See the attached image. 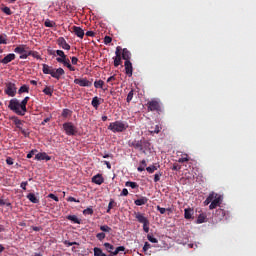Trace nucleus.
Here are the masks:
<instances>
[{
    "instance_id": "2f4dec72",
    "label": "nucleus",
    "mask_w": 256,
    "mask_h": 256,
    "mask_svg": "<svg viewBox=\"0 0 256 256\" xmlns=\"http://www.w3.org/2000/svg\"><path fill=\"white\" fill-rule=\"evenodd\" d=\"M44 94H46L47 96H53V92H54V88H52L51 86H46L43 89Z\"/></svg>"
},
{
    "instance_id": "603ef678",
    "label": "nucleus",
    "mask_w": 256,
    "mask_h": 256,
    "mask_svg": "<svg viewBox=\"0 0 256 256\" xmlns=\"http://www.w3.org/2000/svg\"><path fill=\"white\" fill-rule=\"evenodd\" d=\"M148 249H151V244H150V242H145V244L143 246V252L147 253Z\"/></svg>"
},
{
    "instance_id": "bf43d9fd",
    "label": "nucleus",
    "mask_w": 256,
    "mask_h": 256,
    "mask_svg": "<svg viewBox=\"0 0 256 256\" xmlns=\"http://www.w3.org/2000/svg\"><path fill=\"white\" fill-rule=\"evenodd\" d=\"M160 130H161V128H160V126L157 124V125L155 126L154 130H151V132H152V133H155V134H159Z\"/></svg>"
},
{
    "instance_id": "37998d69",
    "label": "nucleus",
    "mask_w": 256,
    "mask_h": 256,
    "mask_svg": "<svg viewBox=\"0 0 256 256\" xmlns=\"http://www.w3.org/2000/svg\"><path fill=\"white\" fill-rule=\"evenodd\" d=\"M83 214H85V215L94 214V210H93L92 206H88L87 208H84Z\"/></svg>"
},
{
    "instance_id": "b1692460",
    "label": "nucleus",
    "mask_w": 256,
    "mask_h": 256,
    "mask_svg": "<svg viewBox=\"0 0 256 256\" xmlns=\"http://www.w3.org/2000/svg\"><path fill=\"white\" fill-rule=\"evenodd\" d=\"M122 58L125 62H128L131 59V52L127 48H123L122 50Z\"/></svg>"
},
{
    "instance_id": "dca6fc26",
    "label": "nucleus",
    "mask_w": 256,
    "mask_h": 256,
    "mask_svg": "<svg viewBox=\"0 0 256 256\" xmlns=\"http://www.w3.org/2000/svg\"><path fill=\"white\" fill-rule=\"evenodd\" d=\"M125 66V72L128 76H133V64L131 62V59H128L127 62H124Z\"/></svg>"
},
{
    "instance_id": "423d86ee",
    "label": "nucleus",
    "mask_w": 256,
    "mask_h": 256,
    "mask_svg": "<svg viewBox=\"0 0 256 256\" xmlns=\"http://www.w3.org/2000/svg\"><path fill=\"white\" fill-rule=\"evenodd\" d=\"M134 214H135V218L138 220V222H141L143 224V230L145 232H149L150 222H149V219L147 218V216H145V214H143L142 212H134Z\"/></svg>"
},
{
    "instance_id": "338daca9",
    "label": "nucleus",
    "mask_w": 256,
    "mask_h": 256,
    "mask_svg": "<svg viewBox=\"0 0 256 256\" xmlns=\"http://www.w3.org/2000/svg\"><path fill=\"white\" fill-rule=\"evenodd\" d=\"M52 116L44 118V120L42 121V126H45V124H47V122H50Z\"/></svg>"
},
{
    "instance_id": "58836bf2",
    "label": "nucleus",
    "mask_w": 256,
    "mask_h": 256,
    "mask_svg": "<svg viewBox=\"0 0 256 256\" xmlns=\"http://www.w3.org/2000/svg\"><path fill=\"white\" fill-rule=\"evenodd\" d=\"M18 92L19 94H23L24 92H29V86H27V84H24L19 88Z\"/></svg>"
},
{
    "instance_id": "e2e57ef3",
    "label": "nucleus",
    "mask_w": 256,
    "mask_h": 256,
    "mask_svg": "<svg viewBox=\"0 0 256 256\" xmlns=\"http://www.w3.org/2000/svg\"><path fill=\"white\" fill-rule=\"evenodd\" d=\"M71 62H72V64L77 65L79 62V59L76 56H72Z\"/></svg>"
},
{
    "instance_id": "e433bc0d",
    "label": "nucleus",
    "mask_w": 256,
    "mask_h": 256,
    "mask_svg": "<svg viewBox=\"0 0 256 256\" xmlns=\"http://www.w3.org/2000/svg\"><path fill=\"white\" fill-rule=\"evenodd\" d=\"M72 112L69 110V108H64L62 111L63 118H68V116H71Z\"/></svg>"
},
{
    "instance_id": "4d7b16f0",
    "label": "nucleus",
    "mask_w": 256,
    "mask_h": 256,
    "mask_svg": "<svg viewBox=\"0 0 256 256\" xmlns=\"http://www.w3.org/2000/svg\"><path fill=\"white\" fill-rule=\"evenodd\" d=\"M113 204H115V200H110L107 208V212H111V208H113Z\"/></svg>"
},
{
    "instance_id": "09e8293b",
    "label": "nucleus",
    "mask_w": 256,
    "mask_h": 256,
    "mask_svg": "<svg viewBox=\"0 0 256 256\" xmlns=\"http://www.w3.org/2000/svg\"><path fill=\"white\" fill-rule=\"evenodd\" d=\"M64 245H67V247H73V245H78V242H70V240H64Z\"/></svg>"
},
{
    "instance_id": "1a4fd4ad",
    "label": "nucleus",
    "mask_w": 256,
    "mask_h": 256,
    "mask_svg": "<svg viewBox=\"0 0 256 256\" xmlns=\"http://www.w3.org/2000/svg\"><path fill=\"white\" fill-rule=\"evenodd\" d=\"M27 48L28 46L26 44H21L15 48L14 52L20 55L21 60H26L30 56Z\"/></svg>"
},
{
    "instance_id": "9d476101",
    "label": "nucleus",
    "mask_w": 256,
    "mask_h": 256,
    "mask_svg": "<svg viewBox=\"0 0 256 256\" xmlns=\"http://www.w3.org/2000/svg\"><path fill=\"white\" fill-rule=\"evenodd\" d=\"M5 94H7L8 96H16L17 94V86L15 84V82H5V90H4Z\"/></svg>"
},
{
    "instance_id": "a211bd4d",
    "label": "nucleus",
    "mask_w": 256,
    "mask_h": 256,
    "mask_svg": "<svg viewBox=\"0 0 256 256\" xmlns=\"http://www.w3.org/2000/svg\"><path fill=\"white\" fill-rule=\"evenodd\" d=\"M130 146H133L134 148H136L137 150H141L143 152H145L144 148H143V142L142 140H133L132 142L129 143Z\"/></svg>"
},
{
    "instance_id": "7ed1b4c3",
    "label": "nucleus",
    "mask_w": 256,
    "mask_h": 256,
    "mask_svg": "<svg viewBox=\"0 0 256 256\" xmlns=\"http://www.w3.org/2000/svg\"><path fill=\"white\" fill-rule=\"evenodd\" d=\"M56 54L58 56L56 61L59 62V64H63V66H66L71 72H75L76 68L70 63V59L66 56L64 50H56Z\"/></svg>"
},
{
    "instance_id": "6e6d98bb",
    "label": "nucleus",
    "mask_w": 256,
    "mask_h": 256,
    "mask_svg": "<svg viewBox=\"0 0 256 256\" xmlns=\"http://www.w3.org/2000/svg\"><path fill=\"white\" fill-rule=\"evenodd\" d=\"M113 38L111 36H105L104 38V44H111Z\"/></svg>"
},
{
    "instance_id": "f704fd0d",
    "label": "nucleus",
    "mask_w": 256,
    "mask_h": 256,
    "mask_svg": "<svg viewBox=\"0 0 256 256\" xmlns=\"http://www.w3.org/2000/svg\"><path fill=\"white\" fill-rule=\"evenodd\" d=\"M146 166H147L146 160L145 159L141 160L140 165L138 166V171L143 172Z\"/></svg>"
},
{
    "instance_id": "a18cd8bd",
    "label": "nucleus",
    "mask_w": 256,
    "mask_h": 256,
    "mask_svg": "<svg viewBox=\"0 0 256 256\" xmlns=\"http://www.w3.org/2000/svg\"><path fill=\"white\" fill-rule=\"evenodd\" d=\"M0 44H8V42H7V34H1V36H0Z\"/></svg>"
},
{
    "instance_id": "c85d7f7f",
    "label": "nucleus",
    "mask_w": 256,
    "mask_h": 256,
    "mask_svg": "<svg viewBox=\"0 0 256 256\" xmlns=\"http://www.w3.org/2000/svg\"><path fill=\"white\" fill-rule=\"evenodd\" d=\"M105 82L104 80H95L94 87L95 88H101L102 90H107V88H104Z\"/></svg>"
},
{
    "instance_id": "bb28decb",
    "label": "nucleus",
    "mask_w": 256,
    "mask_h": 256,
    "mask_svg": "<svg viewBox=\"0 0 256 256\" xmlns=\"http://www.w3.org/2000/svg\"><path fill=\"white\" fill-rule=\"evenodd\" d=\"M193 214H194V208H185V212H184V216L185 218L187 219H190L193 217Z\"/></svg>"
},
{
    "instance_id": "393cba45",
    "label": "nucleus",
    "mask_w": 256,
    "mask_h": 256,
    "mask_svg": "<svg viewBox=\"0 0 256 256\" xmlns=\"http://www.w3.org/2000/svg\"><path fill=\"white\" fill-rule=\"evenodd\" d=\"M27 198L28 200H30V202H34V204H37L38 202H40L39 198H37L36 194H34V192H29L27 194Z\"/></svg>"
},
{
    "instance_id": "c03bdc74",
    "label": "nucleus",
    "mask_w": 256,
    "mask_h": 256,
    "mask_svg": "<svg viewBox=\"0 0 256 256\" xmlns=\"http://www.w3.org/2000/svg\"><path fill=\"white\" fill-rule=\"evenodd\" d=\"M97 238L99 239V241H104V238H106V234L105 232L102 230V232H98L96 234Z\"/></svg>"
},
{
    "instance_id": "20e7f679",
    "label": "nucleus",
    "mask_w": 256,
    "mask_h": 256,
    "mask_svg": "<svg viewBox=\"0 0 256 256\" xmlns=\"http://www.w3.org/2000/svg\"><path fill=\"white\" fill-rule=\"evenodd\" d=\"M127 128H129V124L123 120H116L115 122H110L108 125V130L112 132H125Z\"/></svg>"
},
{
    "instance_id": "de8ad7c7",
    "label": "nucleus",
    "mask_w": 256,
    "mask_h": 256,
    "mask_svg": "<svg viewBox=\"0 0 256 256\" xmlns=\"http://www.w3.org/2000/svg\"><path fill=\"white\" fill-rule=\"evenodd\" d=\"M189 160H190V158H189L188 154H185V156H182V158L178 159V162L183 163V162H188Z\"/></svg>"
},
{
    "instance_id": "4be33fe9",
    "label": "nucleus",
    "mask_w": 256,
    "mask_h": 256,
    "mask_svg": "<svg viewBox=\"0 0 256 256\" xmlns=\"http://www.w3.org/2000/svg\"><path fill=\"white\" fill-rule=\"evenodd\" d=\"M148 200L149 199L147 198V196H140V198H137L136 200H134V203L137 206H142L143 204H147Z\"/></svg>"
},
{
    "instance_id": "f3484780",
    "label": "nucleus",
    "mask_w": 256,
    "mask_h": 256,
    "mask_svg": "<svg viewBox=\"0 0 256 256\" xmlns=\"http://www.w3.org/2000/svg\"><path fill=\"white\" fill-rule=\"evenodd\" d=\"M72 31L78 38H84L85 32L80 26H72Z\"/></svg>"
},
{
    "instance_id": "864d4df0",
    "label": "nucleus",
    "mask_w": 256,
    "mask_h": 256,
    "mask_svg": "<svg viewBox=\"0 0 256 256\" xmlns=\"http://www.w3.org/2000/svg\"><path fill=\"white\" fill-rule=\"evenodd\" d=\"M133 96H134V90H130V92L127 95V102H131V100H133Z\"/></svg>"
},
{
    "instance_id": "6ab92c4d",
    "label": "nucleus",
    "mask_w": 256,
    "mask_h": 256,
    "mask_svg": "<svg viewBox=\"0 0 256 256\" xmlns=\"http://www.w3.org/2000/svg\"><path fill=\"white\" fill-rule=\"evenodd\" d=\"M35 160H51V156H49V154H47V152H38V154H36L35 156Z\"/></svg>"
},
{
    "instance_id": "0eeeda50",
    "label": "nucleus",
    "mask_w": 256,
    "mask_h": 256,
    "mask_svg": "<svg viewBox=\"0 0 256 256\" xmlns=\"http://www.w3.org/2000/svg\"><path fill=\"white\" fill-rule=\"evenodd\" d=\"M147 108L149 112H162V102L156 99L149 100Z\"/></svg>"
},
{
    "instance_id": "4468645a",
    "label": "nucleus",
    "mask_w": 256,
    "mask_h": 256,
    "mask_svg": "<svg viewBox=\"0 0 256 256\" xmlns=\"http://www.w3.org/2000/svg\"><path fill=\"white\" fill-rule=\"evenodd\" d=\"M57 44L63 50H71L70 44H68L67 40H65V38L63 36H61L57 39Z\"/></svg>"
},
{
    "instance_id": "2eb2a0df",
    "label": "nucleus",
    "mask_w": 256,
    "mask_h": 256,
    "mask_svg": "<svg viewBox=\"0 0 256 256\" xmlns=\"http://www.w3.org/2000/svg\"><path fill=\"white\" fill-rule=\"evenodd\" d=\"M74 84H78L79 86H92V82L88 80V78H75Z\"/></svg>"
},
{
    "instance_id": "c9c22d12",
    "label": "nucleus",
    "mask_w": 256,
    "mask_h": 256,
    "mask_svg": "<svg viewBox=\"0 0 256 256\" xmlns=\"http://www.w3.org/2000/svg\"><path fill=\"white\" fill-rule=\"evenodd\" d=\"M100 230H103L104 234H106V232H111L112 228L108 224H103L100 226Z\"/></svg>"
},
{
    "instance_id": "680f3d73",
    "label": "nucleus",
    "mask_w": 256,
    "mask_h": 256,
    "mask_svg": "<svg viewBox=\"0 0 256 256\" xmlns=\"http://www.w3.org/2000/svg\"><path fill=\"white\" fill-rule=\"evenodd\" d=\"M67 200L69 202H80V200H77V198H75L74 196H68Z\"/></svg>"
},
{
    "instance_id": "a19ab883",
    "label": "nucleus",
    "mask_w": 256,
    "mask_h": 256,
    "mask_svg": "<svg viewBox=\"0 0 256 256\" xmlns=\"http://www.w3.org/2000/svg\"><path fill=\"white\" fill-rule=\"evenodd\" d=\"M14 123L16 124L17 128H19V130L22 132V120H20L19 118H15Z\"/></svg>"
},
{
    "instance_id": "49530a36",
    "label": "nucleus",
    "mask_w": 256,
    "mask_h": 256,
    "mask_svg": "<svg viewBox=\"0 0 256 256\" xmlns=\"http://www.w3.org/2000/svg\"><path fill=\"white\" fill-rule=\"evenodd\" d=\"M115 80H117V76L114 74L113 76H110L109 78H107V82L109 84H111L113 86V82H115Z\"/></svg>"
},
{
    "instance_id": "6e6552de",
    "label": "nucleus",
    "mask_w": 256,
    "mask_h": 256,
    "mask_svg": "<svg viewBox=\"0 0 256 256\" xmlns=\"http://www.w3.org/2000/svg\"><path fill=\"white\" fill-rule=\"evenodd\" d=\"M63 129L67 136H75L78 134V128L75 126V124H73V122H64Z\"/></svg>"
},
{
    "instance_id": "8fccbe9b",
    "label": "nucleus",
    "mask_w": 256,
    "mask_h": 256,
    "mask_svg": "<svg viewBox=\"0 0 256 256\" xmlns=\"http://www.w3.org/2000/svg\"><path fill=\"white\" fill-rule=\"evenodd\" d=\"M162 174L163 172H156V174L154 175V182H159Z\"/></svg>"
},
{
    "instance_id": "72a5a7b5",
    "label": "nucleus",
    "mask_w": 256,
    "mask_h": 256,
    "mask_svg": "<svg viewBox=\"0 0 256 256\" xmlns=\"http://www.w3.org/2000/svg\"><path fill=\"white\" fill-rule=\"evenodd\" d=\"M44 26H46V28H54V26H56V22H53L52 20L47 19L44 22Z\"/></svg>"
},
{
    "instance_id": "473e14b6",
    "label": "nucleus",
    "mask_w": 256,
    "mask_h": 256,
    "mask_svg": "<svg viewBox=\"0 0 256 256\" xmlns=\"http://www.w3.org/2000/svg\"><path fill=\"white\" fill-rule=\"evenodd\" d=\"M29 56H32L33 58H36L37 60H41V56L39 52L33 51V50H28Z\"/></svg>"
},
{
    "instance_id": "f8f14e48",
    "label": "nucleus",
    "mask_w": 256,
    "mask_h": 256,
    "mask_svg": "<svg viewBox=\"0 0 256 256\" xmlns=\"http://www.w3.org/2000/svg\"><path fill=\"white\" fill-rule=\"evenodd\" d=\"M122 53H123V48L121 46H117L115 50V58H114V66L118 67L122 64Z\"/></svg>"
},
{
    "instance_id": "ddd939ff",
    "label": "nucleus",
    "mask_w": 256,
    "mask_h": 256,
    "mask_svg": "<svg viewBox=\"0 0 256 256\" xmlns=\"http://www.w3.org/2000/svg\"><path fill=\"white\" fill-rule=\"evenodd\" d=\"M214 218L216 222L223 220V218H228V214L224 208H217L216 212L214 213Z\"/></svg>"
},
{
    "instance_id": "c756f323",
    "label": "nucleus",
    "mask_w": 256,
    "mask_h": 256,
    "mask_svg": "<svg viewBox=\"0 0 256 256\" xmlns=\"http://www.w3.org/2000/svg\"><path fill=\"white\" fill-rule=\"evenodd\" d=\"M158 168H160V164H152L151 166H147L146 170L150 174H153V172H155V170H158Z\"/></svg>"
},
{
    "instance_id": "ea45409f",
    "label": "nucleus",
    "mask_w": 256,
    "mask_h": 256,
    "mask_svg": "<svg viewBox=\"0 0 256 256\" xmlns=\"http://www.w3.org/2000/svg\"><path fill=\"white\" fill-rule=\"evenodd\" d=\"M213 197H214V194H212V192H210V194L208 195V197L206 198V200H204V204H205V205H208V204L212 203Z\"/></svg>"
},
{
    "instance_id": "7c9ffc66",
    "label": "nucleus",
    "mask_w": 256,
    "mask_h": 256,
    "mask_svg": "<svg viewBox=\"0 0 256 256\" xmlns=\"http://www.w3.org/2000/svg\"><path fill=\"white\" fill-rule=\"evenodd\" d=\"M94 256H107V254H105V252H103L102 248H98V246H95Z\"/></svg>"
},
{
    "instance_id": "3c124183",
    "label": "nucleus",
    "mask_w": 256,
    "mask_h": 256,
    "mask_svg": "<svg viewBox=\"0 0 256 256\" xmlns=\"http://www.w3.org/2000/svg\"><path fill=\"white\" fill-rule=\"evenodd\" d=\"M2 10L4 14H7L8 16L12 15V10L8 6H5V8H3Z\"/></svg>"
},
{
    "instance_id": "13d9d810",
    "label": "nucleus",
    "mask_w": 256,
    "mask_h": 256,
    "mask_svg": "<svg viewBox=\"0 0 256 256\" xmlns=\"http://www.w3.org/2000/svg\"><path fill=\"white\" fill-rule=\"evenodd\" d=\"M6 162H7V164L12 165V164H14V158H12L11 156H8L6 158Z\"/></svg>"
},
{
    "instance_id": "4c0bfd02",
    "label": "nucleus",
    "mask_w": 256,
    "mask_h": 256,
    "mask_svg": "<svg viewBox=\"0 0 256 256\" xmlns=\"http://www.w3.org/2000/svg\"><path fill=\"white\" fill-rule=\"evenodd\" d=\"M147 238L150 243H158V238L153 236V234H147Z\"/></svg>"
},
{
    "instance_id": "69168bd1",
    "label": "nucleus",
    "mask_w": 256,
    "mask_h": 256,
    "mask_svg": "<svg viewBox=\"0 0 256 256\" xmlns=\"http://www.w3.org/2000/svg\"><path fill=\"white\" fill-rule=\"evenodd\" d=\"M27 186H28V181H23V182H21V188H22L23 190H27Z\"/></svg>"
},
{
    "instance_id": "aec40b11",
    "label": "nucleus",
    "mask_w": 256,
    "mask_h": 256,
    "mask_svg": "<svg viewBox=\"0 0 256 256\" xmlns=\"http://www.w3.org/2000/svg\"><path fill=\"white\" fill-rule=\"evenodd\" d=\"M16 58V54H7V56H5L2 60L1 63L2 64H9L10 62H12L13 60H15Z\"/></svg>"
},
{
    "instance_id": "f257e3e1",
    "label": "nucleus",
    "mask_w": 256,
    "mask_h": 256,
    "mask_svg": "<svg viewBox=\"0 0 256 256\" xmlns=\"http://www.w3.org/2000/svg\"><path fill=\"white\" fill-rule=\"evenodd\" d=\"M30 100V96H26L22 102L18 98H12L9 102V109L18 114L19 116H25L27 112V104Z\"/></svg>"
},
{
    "instance_id": "79ce46f5",
    "label": "nucleus",
    "mask_w": 256,
    "mask_h": 256,
    "mask_svg": "<svg viewBox=\"0 0 256 256\" xmlns=\"http://www.w3.org/2000/svg\"><path fill=\"white\" fill-rule=\"evenodd\" d=\"M126 186H130L131 188H139V184H137V182H132L131 180L126 182Z\"/></svg>"
},
{
    "instance_id": "5fc2aeb1",
    "label": "nucleus",
    "mask_w": 256,
    "mask_h": 256,
    "mask_svg": "<svg viewBox=\"0 0 256 256\" xmlns=\"http://www.w3.org/2000/svg\"><path fill=\"white\" fill-rule=\"evenodd\" d=\"M48 197L52 198L53 200H56V202H59V196H57L56 194H53V192L48 194Z\"/></svg>"
},
{
    "instance_id": "052dcab7",
    "label": "nucleus",
    "mask_w": 256,
    "mask_h": 256,
    "mask_svg": "<svg viewBox=\"0 0 256 256\" xmlns=\"http://www.w3.org/2000/svg\"><path fill=\"white\" fill-rule=\"evenodd\" d=\"M157 210H159V212L161 213V214H165V212H166V208H164V207H162V206H160V205H158L157 206Z\"/></svg>"
},
{
    "instance_id": "f03ea898",
    "label": "nucleus",
    "mask_w": 256,
    "mask_h": 256,
    "mask_svg": "<svg viewBox=\"0 0 256 256\" xmlns=\"http://www.w3.org/2000/svg\"><path fill=\"white\" fill-rule=\"evenodd\" d=\"M42 72L44 74H50L52 78H56V80H60L61 76L65 75L64 68H53L52 66H49V64H42Z\"/></svg>"
},
{
    "instance_id": "a878e982",
    "label": "nucleus",
    "mask_w": 256,
    "mask_h": 256,
    "mask_svg": "<svg viewBox=\"0 0 256 256\" xmlns=\"http://www.w3.org/2000/svg\"><path fill=\"white\" fill-rule=\"evenodd\" d=\"M91 104L93 108L97 110L101 104V98H98V96H94V98H92Z\"/></svg>"
},
{
    "instance_id": "0e129e2a",
    "label": "nucleus",
    "mask_w": 256,
    "mask_h": 256,
    "mask_svg": "<svg viewBox=\"0 0 256 256\" xmlns=\"http://www.w3.org/2000/svg\"><path fill=\"white\" fill-rule=\"evenodd\" d=\"M128 194H129L128 188H123V190L121 192V196H128Z\"/></svg>"
},
{
    "instance_id": "39448f33",
    "label": "nucleus",
    "mask_w": 256,
    "mask_h": 256,
    "mask_svg": "<svg viewBox=\"0 0 256 256\" xmlns=\"http://www.w3.org/2000/svg\"><path fill=\"white\" fill-rule=\"evenodd\" d=\"M104 247L108 253H110V256H117L121 251H125V246H117L115 248L114 244H111V242H104Z\"/></svg>"
},
{
    "instance_id": "412c9836",
    "label": "nucleus",
    "mask_w": 256,
    "mask_h": 256,
    "mask_svg": "<svg viewBox=\"0 0 256 256\" xmlns=\"http://www.w3.org/2000/svg\"><path fill=\"white\" fill-rule=\"evenodd\" d=\"M104 181L105 179L102 174H95V176L92 177V182L95 184H103Z\"/></svg>"
},
{
    "instance_id": "774afa93",
    "label": "nucleus",
    "mask_w": 256,
    "mask_h": 256,
    "mask_svg": "<svg viewBox=\"0 0 256 256\" xmlns=\"http://www.w3.org/2000/svg\"><path fill=\"white\" fill-rule=\"evenodd\" d=\"M86 36L94 37V36H96V33L93 32L92 30H89V31L86 32Z\"/></svg>"
},
{
    "instance_id": "5701e85b",
    "label": "nucleus",
    "mask_w": 256,
    "mask_h": 256,
    "mask_svg": "<svg viewBox=\"0 0 256 256\" xmlns=\"http://www.w3.org/2000/svg\"><path fill=\"white\" fill-rule=\"evenodd\" d=\"M66 218H67V220H71L75 224H81V222H82V220L80 218H78V216L76 214H68L66 216Z\"/></svg>"
},
{
    "instance_id": "9b49d317",
    "label": "nucleus",
    "mask_w": 256,
    "mask_h": 256,
    "mask_svg": "<svg viewBox=\"0 0 256 256\" xmlns=\"http://www.w3.org/2000/svg\"><path fill=\"white\" fill-rule=\"evenodd\" d=\"M212 194L214 195L212 197V202L210 203V210H213V208H217V206H220V204H222L223 202V196H221V194H217L216 192H212Z\"/></svg>"
},
{
    "instance_id": "cd10ccee",
    "label": "nucleus",
    "mask_w": 256,
    "mask_h": 256,
    "mask_svg": "<svg viewBox=\"0 0 256 256\" xmlns=\"http://www.w3.org/2000/svg\"><path fill=\"white\" fill-rule=\"evenodd\" d=\"M205 220H207V214L205 212H201L199 215H198V218L196 220V222L198 224H202V222H205Z\"/></svg>"
}]
</instances>
